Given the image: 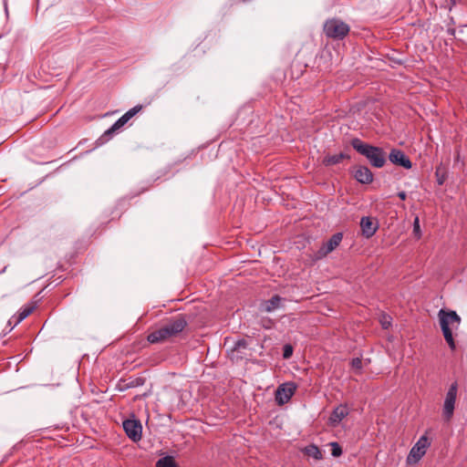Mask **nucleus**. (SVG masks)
<instances>
[{"label": "nucleus", "mask_w": 467, "mask_h": 467, "mask_svg": "<svg viewBox=\"0 0 467 467\" xmlns=\"http://www.w3.org/2000/svg\"><path fill=\"white\" fill-rule=\"evenodd\" d=\"M187 321L182 315H179L153 332L150 333L147 339L150 343L155 344L167 340L181 333L186 327Z\"/></svg>", "instance_id": "obj_1"}, {"label": "nucleus", "mask_w": 467, "mask_h": 467, "mask_svg": "<svg viewBox=\"0 0 467 467\" xmlns=\"http://www.w3.org/2000/svg\"><path fill=\"white\" fill-rule=\"evenodd\" d=\"M350 144L359 154L365 156L372 166L381 168L386 163V154L381 148L368 144L358 138L352 139Z\"/></svg>", "instance_id": "obj_2"}, {"label": "nucleus", "mask_w": 467, "mask_h": 467, "mask_svg": "<svg viewBox=\"0 0 467 467\" xmlns=\"http://www.w3.org/2000/svg\"><path fill=\"white\" fill-rule=\"evenodd\" d=\"M441 328L443 337L451 349H455V342L452 336V329H457L461 324V317L453 310H445L443 308L438 313Z\"/></svg>", "instance_id": "obj_3"}, {"label": "nucleus", "mask_w": 467, "mask_h": 467, "mask_svg": "<svg viewBox=\"0 0 467 467\" xmlns=\"http://www.w3.org/2000/svg\"><path fill=\"white\" fill-rule=\"evenodd\" d=\"M349 30L350 27L347 23L336 17L326 20L323 26L326 36L337 40L343 39L349 33Z\"/></svg>", "instance_id": "obj_4"}, {"label": "nucleus", "mask_w": 467, "mask_h": 467, "mask_svg": "<svg viewBox=\"0 0 467 467\" xmlns=\"http://www.w3.org/2000/svg\"><path fill=\"white\" fill-rule=\"evenodd\" d=\"M458 393V383L455 381L449 387L441 409V417L445 422H450L453 417Z\"/></svg>", "instance_id": "obj_5"}, {"label": "nucleus", "mask_w": 467, "mask_h": 467, "mask_svg": "<svg viewBox=\"0 0 467 467\" xmlns=\"http://www.w3.org/2000/svg\"><path fill=\"white\" fill-rule=\"evenodd\" d=\"M431 431V430H427L412 446L407 456L408 464L417 463L425 455L427 449L431 446V441L428 437Z\"/></svg>", "instance_id": "obj_6"}, {"label": "nucleus", "mask_w": 467, "mask_h": 467, "mask_svg": "<svg viewBox=\"0 0 467 467\" xmlns=\"http://www.w3.org/2000/svg\"><path fill=\"white\" fill-rule=\"evenodd\" d=\"M343 239V234L342 233H337L333 234L328 241L324 243L320 248L315 252L313 258L315 260H320L324 257H326L329 253L334 251L341 243Z\"/></svg>", "instance_id": "obj_7"}, {"label": "nucleus", "mask_w": 467, "mask_h": 467, "mask_svg": "<svg viewBox=\"0 0 467 467\" xmlns=\"http://www.w3.org/2000/svg\"><path fill=\"white\" fill-rule=\"evenodd\" d=\"M296 386L293 382L281 384L275 392V400L279 405L287 403L296 391Z\"/></svg>", "instance_id": "obj_8"}, {"label": "nucleus", "mask_w": 467, "mask_h": 467, "mask_svg": "<svg viewBox=\"0 0 467 467\" xmlns=\"http://www.w3.org/2000/svg\"><path fill=\"white\" fill-rule=\"evenodd\" d=\"M123 429L127 436L133 441H138L141 439L142 427L140 420L135 419H129L123 421Z\"/></svg>", "instance_id": "obj_9"}, {"label": "nucleus", "mask_w": 467, "mask_h": 467, "mask_svg": "<svg viewBox=\"0 0 467 467\" xmlns=\"http://www.w3.org/2000/svg\"><path fill=\"white\" fill-rule=\"evenodd\" d=\"M129 120L124 115L117 119L113 125L108 129L97 140L98 145H101L110 140L112 136L118 132Z\"/></svg>", "instance_id": "obj_10"}, {"label": "nucleus", "mask_w": 467, "mask_h": 467, "mask_svg": "<svg viewBox=\"0 0 467 467\" xmlns=\"http://www.w3.org/2000/svg\"><path fill=\"white\" fill-rule=\"evenodd\" d=\"M389 159L393 164L400 165L405 169L409 170L412 167L410 158L399 149H392L389 152Z\"/></svg>", "instance_id": "obj_11"}, {"label": "nucleus", "mask_w": 467, "mask_h": 467, "mask_svg": "<svg viewBox=\"0 0 467 467\" xmlns=\"http://www.w3.org/2000/svg\"><path fill=\"white\" fill-rule=\"evenodd\" d=\"M360 228L362 234L366 238L372 237L379 228L377 222H373V219L368 216H364L360 220Z\"/></svg>", "instance_id": "obj_12"}, {"label": "nucleus", "mask_w": 467, "mask_h": 467, "mask_svg": "<svg viewBox=\"0 0 467 467\" xmlns=\"http://www.w3.org/2000/svg\"><path fill=\"white\" fill-rule=\"evenodd\" d=\"M247 350V342L244 339L238 340L235 342L234 348L231 349L229 355L233 361H238L243 359Z\"/></svg>", "instance_id": "obj_13"}, {"label": "nucleus", "mask_w": 467, "mask_h": 467, "mask_svg": "<svg viewBox=\"0 0 467 467\" xmlns=\"http://www.w3.org/2000/svg\"><path fill=\"white\" fill-rule=\"evenodd\" d=\"M348 415V409L346 405H339L334 409L330 417H329V424L331 426H337L340 421Z\"/></svg>", "instance_id": "obj_14"}, {"label": "nucleus", "mask_w": 467, "mask_h": 467, "mask_svg": "<svg viewBox=\"0 0 467 467\" xmlns=\"http://www.w3.org/2000/svg\"><path fill=\"white\" fill-rule=\"evenodd\" d=\"M355 179L363 184L370 183L373 181L371 171L366 166H358L354 172Z\"/></svg>", "instance_id": "obj_15"}, {"label": "nucleus", "mask_w": 467, "mask_h": 467, "mask_svg": "<svg viewBox=\"0 0 467 467\" xmlns=\"http://www.w3.org/2000/svg\"><path fill=\"white\" fill-rule=\"evenodd\" d=\"M282 301H283V298L280 296L275 295L269 300L265 302V304H264L265 311L268 312V313L275 311V309H277L281 306Z\"/></svg>", "instance_id": "obj_16"}, {"label": "nucleus", "mask_w": 467, "mask_h": 467, "mask_svg": "<svg viewBox=\"0 0 467 467\" xmlns=\"http://www.w3.org/2000/svg\"><path fill=\"white\" fill-rule=\"evenodd\" d=\"M347 158H349V157L347 154L342 153V152L339 154H335V155H327L324 157L322 163L327 167L332 166V165L340 163L344 159H347Z\"/></svg>", "instance_id": "obj_17"}, {"label": "nucleus", "mask_w": 467, "mask_h": 467, "mask_svg": "<svg viewBox=\"0 0 467 467\" xmlns=\"http://www.w3.org/2000/svg\"><path fill=\"white\" fill-rule=\"evenodd\" d=\"M302 451L308 457H312L315 460L319 461V460L323 459V454H322L320 449L316 444H309V445L306 446L302 450Z\"/></svg>", "instance_id": "obj_18"}, {"label": "nucleus", "mask_w": 467, "mask_h": 467, "mask_svg": "<svg viewBox=\"0 0 467 467\" xmlns=\"http://www.w3.org/2000/svg\"><path fill=\"white\" fill-rule=\"evenodd\" d=\"M35 305L30 304L23 306L17 313V317H16L15 325L19 324L24 319H26L33 311L35 310Z\"/></svg>", "instance_id": "obj_19"}, {"label": "nucleus", "mask_w": 467, "mask_h": 467, "mask_svg": "<svg viewBox=\"0 0 467 467\" xmlns=\"http://www.w3.org/2000/svg\"><path fill=\"white\" fill-rule=\"evenodd\" d=\"M156 467H177V465L171 456H165L158 460Z\"/></svg>", "instance_id": "obj_20"}, {"label": "nucleus", "mask_w": 467, "mask_h": 467, "mask_svg": "<svg viewBox=\"0 0 467 467\" xmlns=\"http://www.w3.org/2000/svg\"><path fill=\"white\" fill-rule=\"evenodd\" d=\"M329 446L331 447V454L333 457H339L342 455V448L337 441H332L329 443Z\"/></svg>", "instance_id": "obj_21"}, {"label": "nucleus", "mask_w": 467, "mask_h": 467, "mask_svg": "<svg viewBox=\"0 0 467 467\" xmlns=\"http://www.w3.org/2000/svg\"><path fill=\"white\" fill-rule=\"evenodd\" d=\"M142 109V106L137 105L130 109H129L124 115L128 120H130L132 117H134L138 112H140Z\"/></svg>", "instance_id": "obj_22"}, {"label": "nucleus", "mask_w": 467, "mask_h": 467, "mask_svg": "<svg viewBox=\"0 0 467 467\" xmlns=\"http://www.w3.org/2000/svg\"><path fill=\"white\" fill-rule=\"evenodd\" d=\"M435 175L439 185H442L446 180L445 171H441V167L436 168Z\"/></svg>", "instance_id": "obj_23"}, {"label": "nucleus", "mask_w": 467, "mask_h": 467, "mask_svg": "<svg viewBox=\"0 0 467 467\" xmlns=\"http://www.w3.org/2000/svg\"><path fill=\"white\" fill-rule=\"evenodd\" d=\"M351 367L356 370V373L360 374L362 369V360L359 358H355L351 360Z\"/></svg>", "instance_id": "obj_24"}, {"label": "nucleus", "mask_w": 467, "mask_h": 467, "mask_svg": "<svg viewBox=\"0 0 467 467\" xmlns=\"http://www.w3.org/2000/svg\"><path fill=\"white\" fill-rule=\"evenodd\" d=\"M413 234L418 239H420L421 236L420 220H419L418 216L415 217L414 222H413Z\"/></svg>", "instance_id": "obj_25"}, {"label": "nucleus", "mask_w": 467, "mask_h": 467, "mask_svg": "<svg viewBox=\"0 0 467 467\" xmlns=\"http://www.w3.org/2000/svg\"><path fill=\"white\" fill-rule=\"evenodd\" d=\"M143 383H144V380L142 379L137 378V379H131L130 382H128L126 384V388H134V387L141 386V385H143Z\"/></svg>", "instance_id": "obj_26"}, {"label": "nucleus", "mask_w": 467, "mask_h": 467, "mask_svg": "<svg viewBox=\"0 0 467 467\" xmlns=\"http://www.w3.org/2000/svg\"><path fill=\"white\" fill-rule=\"evenodd\" d=\"M293 353V348L290 345H285L284 347V353L283 356L285 358H289L292 356Z\"/></svg>", "instance_id": "obj_27"}, {"label": "nucleus", "mask_w": 467, "mask_h": 467, "mask_svg": "<svg viewBox=\"0 0 467 467\" xmlns=\"http://www.w3.org/2000/svg\"><path fill=\"white\" fill-rule=\"evenodd\" d=\"M381 326L383 328L387 329L390 326V317L384 316L383 318L380 320Z\"/></svg>", "instance_id": "obj_28"}, {"label": "nucleus", "mask_w": 467, "mask_h": 467, "mask_svg": "<svg viewBox=\"0 0 467 467\" xmlns=\"http://www.w3.org/2000/svg\"><path fill=\"white\" fill-rule=\"evenodd\" d=\"M398 196L400 200L404 201L407 198V193L405 192H398Z\"/></svg>", "instance_id": "obj_29"}, {"label": "nucleus", "mask_w": 467, "mask_h": 467, "mask_svg": "<svg viewBox=\"0 0 467 467\" xmlns=\"http://www.w3.org/2000/svg\"><path fill=\"white\" fill-rule=\"evenodd\" d=\"M449 1H450L449 10H451L452 7L456 5L457 0H449Z\"/></svg>", "instance_id": "obj_30"}]
</instances>
